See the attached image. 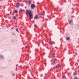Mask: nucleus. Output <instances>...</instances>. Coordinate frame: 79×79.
Segmentation results:
<instances>
[{"label": "nucleus", "mask_w": 79, "mask_h": 79, "mask_svg": "<svg viewBox=\"0 0 79 79\" xmlns=\"http://www.w3.org/2000/svg\"><path fill=\"white\" fill-rule=\"evenodd\" d=\"M19 12H21L22 11V9H20V10H19Z\"/></svg>", "instance_id": "obj_18"}, {"label": "nucleus", "mask_w": 79, "mask_h": 79, "mask_svg": "<svg viewBox=\"0 0 79 79\" xmlns=\"http://www.w3.org/2000/svg\"><path fill=\"white\" fill-rule=\"evenodd\" d=\"M0 58H2V59H3V58H4V56H2L1 55H0Z\"/></svg>", "instance_id": "obj_9"}, {"label": "nucleus", "mask_w": 79, "mask_h": 79, "mask_svg": "<svg viewBox=\"0 0 79 79\" xmlns=\"http://www.w3.org/2000/svg\"><path fill=\"white\" fill-rule=\"evenodd\" d=\"M16 31H17V32H19V31H18V28H16Z\"/></svg>", "instance_id": "obj_13"}, {"label": "nucleus", "mask_w": 79, "mask_h": 79, "mask_svg": "<svg viewBox=\"0 0 79 79\" xmlns=\"http://www.w3.org/2000/svg\"><path fill=\"white\" fill-rule=\"evenodd\" d=\"M77 74V72H74L73 73V76H76Z\"/></svg>", "instance_id": "obj_8"}, {"label": "nucleus", "mask_w": 79, "mask_h": 79, "mask_svg": "<svg viewBox=\"0 0 79 79\" xmlns=\"http://www.w3.org/2000/svg\"><path fill=\"white\" fill-rule=\"evenodd\" d=\"M53 60H54V63H56V61H57L56 59L54 58Z\"/></svg>", "instance_id": "obj_5"}, {"label": "nucleus", "mask_w": 79, "mask_h": 79, "mask_svg": "<svg viewBox=\"0 0 79 79\" xmlns=\"http://www.w3.org/2000/svg\"><path fill=\"white\" fill-rule=\"evenodd\" d=\"M26 15L27 16L29 15L30 16L29 19H31L33 18L32 17V12L31 10H27L26 11Z\"/></svg>", "instance_id": "obj_1"}, {"label": "nucleus", "mask_w": 79, "mask_h": 79, "mask_svg": "<svg viewBox=\"0 0 79 79\" xmlns=\"http://www.w3.org/2000/svg\"><path fill=\"white\" fill-rule=\"evenodd\" d=\"M14 12L15 13H18V11H17V10H15Z\"/></svg>", "instance_id": "obj_14"}, {"label": "nucleus", "mask_w": 79, "mask_h": 79, "mask_svg": "<svg viewBox=\"0 0 79 79\" xmlns=\"http://www.w3.org/2000/svg\"><path fill=\"white\" fill-rule=\"evenodd\" d=\"M35 8V5L34 4H32L31 5V9H34Z\"/></svg>", "instance_id": "obj_2"}, {"label": "nucleus", "mask_w": 79, "mask_h": 79, "mask_svg": "<svg viewBox=\"0 0 79 79\" xmlns=\"http://www.w3.org/2000/svg\"><path fill=\"white\" fill-rule=\"evenodd\" d=\"M65 77H66V76H65V75H64L62 76L63 78H65Z\"/></svg>", "instance_id": "obj_17"}, {"label": "nucleus", "mask_w": 79, "mask_h": 79, "mask_svg": "<svg viewBox=\"0 0 79 79\" xmlns=\"http://www.w3.org/2000/svg\"><path fill=\"white\" fill-rule=\"evenodd\" d=\"M66 40H69L70 39V38H69V37H66Z\"/></svg>", "instance_id": "obj_10"}, {"label": "nucleus", "mask_w": 79, "mask_h": 79, "mask_svg": "<svg viewBox=\"0 0 79 79\" xmlns=\"http://www.w3.org/2000/svg\"><path fill=\"white\" fill-rule=\"evenodd\" d=\"M28 4L29 5H30L31 4V1H30L28 2Z\"/></svg>", "instance_id": "obj_12"}, {"label": "nucleus", "mask_w": 79, "mask_h": 79, "mask_svg": "<svg viewBox=\"0 0 79 79\" xmlns=\"http://www.w3.org/2000/svg\"><path fill=\"white\" fill-rule=\"evenodd\" d=\"M26 48H28V47H27V46H26Z\"/></svg>", "instance_id": "obj_23"}, {"label": "nucleus", "mask_w": 79, "mask_h": 79, "mask_svg": "<svg viewBox=\"0 0 79 79\" xmlns=\"http://www.w3.org/2000/svg\"><path fill=\"white\" fill-rule=\"evenodd\" d=\"M39 18V17L38 16V15H36L34 18V19H37Z\"/></svg>", "instance_id": "obj_3"}, {"label": "nucleus", "mask_w": 79, "mask_h": 79, "mask_svg": "<svg viewBox=\"0 0 79 79\" xmlns=\"http://www.w3.org/2000/svg\"><path fill=\"white\" fill-rule=\"evenodd\" d=\"M15 70H16V71H18V68L17 67L16 68Z\"/></svg>", "instance_id": "obj_19"}, {"label": "nucleus", "mask_w": 79, "mask_h": 79, "mask_svg": "<svg viewBox=\"0 0 79 79\" xmlns=\"http://www.w3.org/2000/svg\"><path fill=\"white\" fill-rule=\"evenodd\" d=\"M19 3H18L16 5V7L17 8H18L19 6Z\"/></svg>", "instance_id": "obj_7"}, {"label": "nucleus", "mask_w": 79, "mask_h": 79, "mask_svg": "<svg viewBox=\"0 0 79 79\" xmlns=\"http://www.w3.org/2000/svg\"><path fill=\"white\" fill-rule=\"evenodd\" d=\"M47 42L49 44H51L52 43V41H51V39L48 40H47Z\"/></svg>", "instance_id": "obj_4"}, {"label": "nucleus", "mask_w": 79, "mask_h": 79, "mask_svg": "<svg viewBox=\"0 0 79 79\" xmlns=\"http://www.w3.org/2000/svg\"><path fill=\"white\" fill-rule=\"evenodd\" d=\"M35 27H37V26L36 25V24H35Z\"/></svg>", "instance_id": "obj_21"}, {"label": "nucleus", "mask_w": 79, "mask_h": 79, "mask_svg": "<svg viewBox=\"0 0 79 79\" xmlns=\"http://www.w3.org/2000/svg\"><path fill=\"white\" fill-rule=\"evenodd\" d=\"M16 16H14V17H13V19H16Z\"/></svg>", "instance_id": "obj_15"}, {"label": "nucleus", "mask_w": 79, "mask_h": 79, "mask_svg": "<svg viewBox=\"0 0 79 79\" xmlns=\"http://www.w3.org/2000/svg\"><path fill=\"white\" fill-rule=\"evenodd\" d=\"M26 3H27L28 2L27 0H25Z\"/></svg>", "instance_id": "obj_22"}, {"label": "nucleus", "mask_w": 79, "mask_h": 79, "mask_svg": "<svg viewBox=\"0 0 79 79\" xmlns=\"http://www.w3.org/2000/svg\"><path fill=\"white\" fill-rule=\"evenodd\" d=\"M53 54H52V56H53Z\"/></svg>", "instance_id": "obj_24"}, {"label": "nucleus", "mask_w": 79, "mask_h": 79, "mask_svg": "<svg viewBox=\"0 0 79 79\" xmlns=\"http://www.w3.org/2000/svg\"><path fill=\"white\" fill-rule=\"evenodd\" d=\"M12 76H15V73H13L12 74Z\"/></svg>", "instance_id": "obj_20"}, {"label": "nucleus", "mask_w": 79, "mask_h": 79, "mask_svg": "<svg viewBox=\"0 0 79 79\" xmlns=\"http://www.w3.org/2000/svg\"><path fill=\"white\" fill-rule=\"evenodd\" d=\"M74 79H78V78L77 77H74Z\"/></svg>", "instance_id": "obj_16"}, {"label": "nucleus", "mask_w": 79, "mask_h": 79, "mask_svg": "<svg viewBox=\"0 0 79 79\" xmlns=\"http://www.w3.org/2000/svg\"><path fill=\"white\" fill-rule=\"evenodd\" d=\"M68 21H69V24H71V23H72V21H71L70 20H69Z\"/></svg>", "instance_id": "obj_11"}, {"label": "nucleus", "mask_w": 79, "mask_h": 79, "mask_svg": "<svg viewBox=\"0 0 79 79\" xmlns=\"http://www.w3.org/2000/svg\"><path fill=\"white\" fill-rule=\"evenodd\" d=\"M60 64H58L57 66H56V68H60Z\"/></svg>", "instance_id": "obj_6"}]
</instances>
